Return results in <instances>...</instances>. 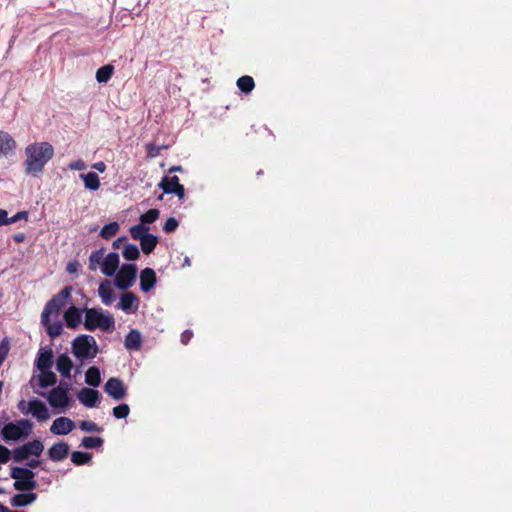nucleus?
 <instances>
[{
  "instance_id": "obj_11",
  "label": "nucleus",
  "mask_w": 512,
  "mask_h": 512,
  "mask_svg": "<svg viewBox=\"0 0 512 512\" xmlns=\"http://www.w3.org/2000/svg\"><path fill=\"white\" fill-rule=\"evenodd\" d=\"M53 359L54 355L52 348L50 346L41 347L37 353L34 365L39 371L51 369L53 366Z\"/></svg>"
},
{
  "instance_id": "obj_18",
  "label": "nucleus",
  "mask_w": 512,
  "mask_h": 512,
  "mask_svg": "<svg viewBox=\"0 0 512 512\" xmlns=\"http://www.w3.org/2000/svg\"><path fill=\"white\" fill-rule=\"evenodd\" d=\"M69 445L65 442H57L48 450L50 460L59 462L64 460L69 453Z\"/></svg>"
},
{
  "instance_id": "obj_56",
  "label": "nucleus",
  "mask_w": 512,
  "mask_h": 512,
  "mask_svg": "<svg viewBox=\"0 0 512 512\" xmlns=\"http://www.w3.org/2000/svg\"><path fill=\"white\" fill-rule=\"evenodd\" d=\"M14 239H15L16 242H21V241L24 240V235L23 234H18V235L15 236Z\"/></svg>"
},
{
  "instance_id": "obj_9",
  "label": "nucleus",
  "mask_w": 512,
  "mask_h": 512,
  "mask_svg": "<svg viewBox=\"0 0 512 512\" xmlns=\"http://www.w3.org/2000/svg\"><path fill=\"white\" fill-rule=\"evenodd\" d=\"M136 275L137 267L134 264H124L117 273L114 283L119 289L126 290L133 285Z\"/></svg>"
},
{
  "instance_id": "obj_41",
  "label": "nucleus",
  "mask_w": 512,
  "mask_h": 512,
  "mask_svg": "<svg viewBox=\"0 0 512 512\" xmlns=\"http://www.w3.org/2000/svg\"><path fill=\"white\" fill-rule=\"evenodd\" d=\"M80 429L85 432H101L102 428L93 421H82L79 425Z\"/></svg>"
},
{
  "instance_id": "obj_13",
  "label": "nucleus",
  "mask_w": 512,
  "mask_h": 512,
  "mask_svg": "<svg viewBox=\"0 0 512 512\" xmlns=\"http://www.w3.org/2000/svg\"><path fill=\"white\" fill-rule=\"evenodd\" d=\"M139 307V299L132 292H125L121 295L117 308L127 314L134 313Z\"/></svg>"
},
{
  "instance_id": "obj_28",
  "label": "nucleus",
  "mask_w": 512,
  "mask_h": 512,
  "mask_svg": "<svg viewBox=\"0 0 512 512\" xmlns=\"http://www.w3.org/2000/svg\"><path fill=\"white\" fill-rule=\"evenodd\" d=\"M85 382L92 387H98L101 383L100 370L96 366H91L85 373Z\"/></svg>"
},
{
  "instance_id": "obj_51",
  "label": "nucleus",
  "mask_w": 512,
  "mask_h": 512,
  "mask_svg": "<svg viewBox=\"0 0 512 512\" xmlns=\"http://www.w3.org/2000/svg\"><path fill=\"white\" fill-rule=\"evenodd\" d=\"M92 168L99 171L100 173H103L106 170V164L103 161H99L94 163Z\"/></svg>"
},
{
  "instance_id": "obj_16",
  "label": "nucleus",
  "mask_w": 512,
  "mask_h": 512,
  "mask_svg": "<svg viewBox=\"0 0 512 512\" xmlns=\"http://www.w3.org/2000/svg\"><path fill=\"white\" fill-rule=\"evenodd\" d=\"M119 267V255L116 252L109 253L101 265V271L106 276H113Z\"/></svg>"
},
{
  "instance_id": "obj_49",
  "label": "nucleus",
  "mask_w": 512,
  "mask_h": 512,
  "mask_svg": "<svg viewBox=\"0 0 512 512\" xmlns=\"http://www.w3.org/2000/svg\"><path fill=\"white\" fill-rule=\"evenodd\" d=\"M9 225L8 213L4 209H0V226Z\"/></svg>"
},
{
  "instance_id": "obj_58",
  "label": "nucleus",
  "mask_w": 512,
  "mask_h": 512,
  "mask_svg": "<svg viewBox=\"0 0 512 512\" xmlns=\"http://www.w3.org/2000/svg\"><path fill=\"white\" fill-rule=\"evenodd\" d=\"M0 512H8V508L3 504H0Z\"/></svg>"
},
{
  "instance_id": "obj_40",
  "label": "nucleus",
  "mask_w": 512,
  "mask_h": 512,
  "mask_svg": "<svg viewBox=\"0 0 512 512\" xmlns=\"http://www.w3.org/2000/svg\"><path fill=\"white\" fill-rule=\"evenodd\" d=\"M130 413V408L127 404L123 403L113 408V416L117 419H124Z\"/></svg>"
},
{
  "instance_id": "obj_5",
  "label": "nucleus",
  "mask_w": 512,
  "mask_h": 512,
  "mask_svg": "<svg viewBox=\"0 0 512 512\" xmlns=\"http://www.w3.org/2000/svg\"><path fill=\"white\" fill-rule=\"evenodd\" d=\"M32 423L27 419L9 422L1 429V437L5 442L19 441L27 438L32 431Z\"/></svg>"
},
{
  "instance_id": "obj_44",
  "label": "nucleus",
  "mask_w": 512,
  "mask_h": 512,
  "mask_svg": "<svg viewBox=\"0 0 512 512\" xmlns=\"http://www.w3.org/2000/svg\"><path fill=\"white\" fill-rule=\"evenodd\" d=\"M11 452L8 448L0 444V463H7L10 459Z\"/></svg>"
},
{
  "instance_id": "obj_27",
  "label": "nucleus",
  "mask_w": 512,
  "mask_h": 512,
  "mask_svg": "<svg viewBox=\"0 0 512 512\" xmlns=\"http://www.w3.org/2000/svg\"><path fill=\"white\" fill-rule=\"evenodd\" d=\"M83 182L84 186L88 190L95 191L100 187V180L98 175L95 172H88L87 174H80L79 176Z\"/></svg>"
},
{
  "instance_id": "obj_48",
  "label": "nucleus",
  "mask_w": 512,
  "mask_h": 512,
  "mask_svg": "<svg viewBox=\"0 0 512 512\" xmlns=\"http://www.w3.org/2000/svg\"><path fill=\"white\" fill-rule=\"evenodd\" d=\"M193 336V333L191 330H185L182 334H181V343L184 344V345H187L188 342L191 340Z\"/></svg>"
},
{
  "instance_id": "obj_55",
  "label": "nucleus",
  "mask_w": 512,
  "mask_h": 512,
  "mask_svg": "<svg viewBox=\"0 0 512 512\" xmlns=\"http://www.w3.org/2000/svg\"><path fill=\"white\" fill-rule=\"evenodd\" d=\"M191 265V261H190V258L188 256H186L184 258V262H183V267H189Z\"/></svg>"
},
{
  "instance_id": "obj_57",
  "label": "nucleus",
  "mask_w": 512,
  "mask_h": 512,
  "mask_svg": "<svg viewBox=\"0 0 512 512\" xmlns=\"http://www.w3.org/2000/svg\"><path fill=\"white\" fill-rule=\"evenodd\" d=\"M174 171H182V167L181 166H173L169 170V172H174Z\"/></svg>"
},
{
  "instance_id": "obj_3",
  "label": "nucleus",
  "mask_w": 512,
  "mask_h": 512,
  "mask_svg": "<svg viewBox=\"0 0 512 512\" xmlns=\"http://www.w3.org/2000/svg\"><path fill=\"white\" fill-rule=\"evenodd\" d=\"M35 393L44 397L49 405L52 408L59 410V412H65L66 409L71 406L72 399L69 396L68 384L60 383L47 393L38 390H35Z\"/></svg>"
},
{
  "instance_id": "obj_1",
  "label": "nucleus",
  "mask_w": 512,
  "mask_h": 512,
  "mask_svg": "<svg viewBox=\"0 0 512 512\" xmlns=\"http://www.w3.org/2000/svg\"><path fill=\"white\" fill-rule=\"evenodd\" d=\"M25 172L29 175L41 173L45 165L54 156V148L48 142H35L25 148Z\"/></svg>"
},
{
  "instance_id": "obj_24",
  "label": "nucleus",
  "mask_w": 512,
  "mask_h": 512,
  "mask_svg": "<svg viewBox=\"0 0 512 512\" xmlns=\"http://www.w3.org/2000/svg\"><path fill=\"white\" fill-rule=\"evenodd\" d=\"M16 148V142L5 131L0 130V156H6Z\"/></svg>"
},
{
  "instance_id": "obj_42",
  "label": "nucleus",
  "mask_w": 512,
  "mask_h": 512,
  "mask_svg": "<svg viewBox=\"0 0 512 512\" xmlns=\"http://www.w3.org/2000/svg\"><path fill=\"white\" fill-rule=\"evenodd\" d=\"M178 225H179L178 220L176 218H174V217H170L164 223L163 230L166 233H172V232H174L177 229Z\"/></svg>"
},
{
  "instance_id": "obj_19",
  "label": "nucleus",
  "mask_w": 512,
  "mask_h": 512,
  "mask_svg": "<svg viewBox=\"0 0 512 512\" xmlns=\"http://www.w3.org/2000/svg\"><path fill=\"white\" fill-rule=\"evenodd\" d=\"M156 284V273L152 268H145L140 273V288L149 292Z\"/></svg>"
},
{
  "instance_id": "obj_7",
  "label": "nucleus",
  "mask_w": 512,
  "mask_h": 512,
  "mask_svg": "<svg viewBox=\"0 0 512 512\" xmlns=\"http://www.w3.org/2000/svg\"><path fill=\"white\" fill-rule=\"evenodd\" d=\"M72 287L65 286L59 293L54 295L45 305L42 318L44 321L47 320V316L51 314H58L61 309L65 306L69 298L71 297Z\"/></svg>"
},
{
  "instance_id": "obj_53",
  "label": "nucleus",
  "mask_w": 512,
  "mask_h": 512,
  "mask_svg": "<svg viewBox=\"0 0 512 512\" xmlns=\"http://www.w3.org/2000/svg\"><path fill=\"white\" fill-rule=\"evenodd\" d=\"M127 238L125 236H122V237H119L117 238L114 242H113V247L115 249H119L122 242H124Z\"/></svg>"
},
{
  "instance_id": "obj_59",
  "label": "nucleus",
  "mask_w": 512,
  "mask_h": 512,
  "mask_svg": "<svg viewBox=\"0 0 512 512\" xmlns=\"http://www.w3.org/2000/svg\"><path fill=\"white\" fill-rule=\"evenodd\" d=\"M2 388H3V382L0 381V391L2 390Z\"/></svg>"
},
{
  "instance_id": "obj_32",
  "label": "nucleus",
  "mask_w": 512,
  "mask_h": 512,
  "mask_svg": "<svg viewBox=\"0 0 512 512\" xmlns=\"http://www.w3.org/2000/svg\"><path fill=\"white\" fill-rule=\"evenodd\" d=\"M179 185L178 176H165L159 183V187L166 194H171L170 189H175Z\"/></svg>"
},
{
  "instance_id": "obj_21",
  "label": "nucleus",
  "mask_w": 512,
  "mask_h": 512,
  "mask_svg": "<svg viewBox=\"0 0 512 512\" xmlns=\"http://www.w3.org/2000/svg\"><path fill=\"white\" fill-rule=\"evenodd\" d=\"M73 363L68 354H60L56 359V369L64 378H71Z\"/></svg>"
},
{
  "instance_id": "obj_52",
  "label": "nucleus",
  "mask_w": 512,
  "mask_h": 512,
  "mask_svg": "<svg viewBox=\"0 0 512 512\" xmlns=\"http://www.w3.org/2000/svg\"><path fill=\"white\" fill-rule=\"evenodd\" d=\"M160 148L151 144L148 145V154L150 157H156L159 154Z\"/></svg>"
},
{
  "instance_id": "obj_10",
  "label": "nucleus",
  "mask_w": 512,
  "mask_h": 512,
  "mask_svg": "<svg viewBox=\"0 0 512 512\" xmlns=\"http://www.w3.org/2000/svg\"><path fill=\"white\" fill-rule=\"evenodd\" d=\"M104 391L114 400H122L127 396V388L123 381L116 377H111L104 385Z\"/></svg>"
},
{
  "instance_id": "obj_25",
  "label": "nucleus",
  "mask_w": 512,
  "mask_h": 512,
  "mask_svg": "<svg viewBox=\"0 0 512 512\" xmlns=\"http://www.w3.org/2000/svg\"><path fill=\"white\" fill-rule=\"evenodd\" d=\"M37 499V495L33 492L19 493L11 498V505L14 507H25L32 504Z\"/></svg>"
},
{
  "instance_id": "obj_12",
  "label": "nucleus",
  "mask_w": 512,
  "mask_h": 512,
  "mask_svg": "<svg viewBox=\"0 0 512 512\" xmlns=\"http://www.w3.org/2000/svg\"><path fill=\"white\" fill-rule=\"evenodd\" d=\"M29 415L34 417L38 422L47 421L50 418V413L44 402L37 398L29 401Z\"/></svg>"
},
{
  "instance_id": "obj_14",
  "label": "nucleus",
  "mask_w": 512,
  "mask_h": 512,
  "mask_svg": "<svg viewBox=\"0 0 512 512\" xmlns=\"http://www.w3.org/2000/svg\"><path fill=\"white\" fill-rule=\"evenodd\" d=\"M74 422L68 417L56 418L51 427L50 432L54 435H67L74 429Z\"/></svg>"
},
{
  "instance_id": "obj_47",
  "label": "nucleus",
  "mask_w": 512,
  "mask_h": 512,
  "mask_svg": "<svg viewBox=\"0 0 512 512\" xmlns=\"http://www.w3.org/2000/svg\"><path fill=\"white\" fill-rule=\"evenodd\" d=\"M17 408L19 409V411L21 413H23L25 415H29V410H30L29 401H25V400L19 401Z\"/></svg>"
},
{
  "instance_id": "obj_50",
  "label": "nucleus",
  "mask_w": 512,
  "mask_h": 512,
  "mask_svg": "<svg viewBox=\"0 0 512 512\" xmlns=\"http://www.w3.org/2000/svg\"><path fill=\"white\" fill-rule=\"evenodd\" d=\"M79 267V263L77 261H71L67 264L66 270L68 273L72 274L77 272Z\"/></svg>"
},
{
  "instance_id": "obj_38",
  "label": "nucleus",
  "mask_w": 512,
  "mask_h": 512,
  "mask_svg": "<svg viewBox=\"0 0 512 512\" xmlns=\"http://www.w3.org/2000/svg\"><path fill=\"white\" fill-rule=\"evenodd\" d=\"M139 256H140V252L136 245L128 244L125 246V248L123 250V257L126 260H130V261L136 260L139 258Z\"/></svg>"
},
{
  "instance_id": "obj_23",
  "label": "nucleus",
  "mask_w": 512,
  "mask_h": 512,
  "mask_svg": "<svg viewBox=\"0 0 512 512\" xmlns=\"http://www.w3.org/2000/svg\"><path fill=\"white\" fill-rule=\"evenodd\" d=\"M142 343V335L136 330L132 329L126 336L124 346L127 350L137 351L140 349Z\"/></svg>"
},
{
  "instance_id": "obj_26",
  "label": "nucleus",
  "mask_w": 512,
  "mask_h": 512,
  "mask_svg": "<svg viewBox=\"0 0 512 512\" xmlns=\"http://www.w3.org/2000/svg\"><path fill=\"white\" fill-rule=\"evenodd\" d=\"M49 317L50 316H47L46 321H44L41 317V323L46 328L48 335L54 339L61 335L63 331V325L60 321L51 322Z\"/></svg>"
},
{
  "instance_id": "obj_34",
  "label": "nucleus",
  "mask_w": 512,
  "mask_h": 512,
  "mask_svg": "<svg viewBox=\"0 0 512 512\" xmlns=\"http://www.w3.org/2000/svg\"><path fill=\"white\" fill-rule=\"evenodd\" d=\"M255 86L251 76L245 75L237 80V87L244 93H250Z\"/></svg>"
},
{
  "instance_id": "obj_35",
  "label": "nucleus",
  "mask_w": 512,
  "mask_h": 512,
  "mask_svg": "<svg viewBox=\"0 0 512 512\" xmlns=\"http://www.w3.org/2000/svg\"><path fill=\"white\" fill-rule=\"evenodd\" d=\"M92 459V455L88 452L74 451L71 454V461L75 465H84L90 462Z\"/></svg>"
},
{
  "instance_id": "obj_37",
  "label": "nucleus",
  "mask_w": 512,
  "mask_h": 512,
  "mask_svg": "<svg viewBox=\"0 0 512 512\" xmlns=\"http://www.w3.org/2000/svg\"><path fill=\"white\" fill-rule=\"evenodd\" d=\"M103 444V439L100 437L87 436L81 441V445L86 449H95Z\"/></svg>"
},
{
  "instance_id": "obj_20",
  "label": "nucleus",
  "mask_w": 512,
  "mask_h": 512,
  "mask_svg": "<svg viewBox=\"0 0 512 512\" xmlns=\"http://www.w3.org/2000/svg\"><path fill=\"white\" fill-rule=\"evenodd\" d=\"M98 294L102 303L106 306L111 305L115 300V293L109 280H104L100 283Z\"/></svg>"
},
{
  "instance_id": "obj_4",
  "label": "nucleus",
  "mask_w": 512,
  "mask_h": 512,
  "mask_svg": "<svg viewBox=\"0 0 512 512\" xmlns=\"http://www.w3.org/2000/svg\"><path fill=\"white\" fill-rule=\"evenodd\" d=\"M72 352L77 359L84 361L95 358L99 348L93 336L83 334L73 340Z\"/></svg>"
},
{
  "instance_id": "obj_33",
  "label": "nucleus",
  "mask_w": 512,
  "mask_h": 512,
  "mask_svg": "<svg viewBox=\"0 0 512 512\" xmlns=\"http://www.w3.org/2000/svg\"><path fill=\"white\" fill-rule=\"evenodd\" d=\"M148 231H149V227L146 225H143L142 223L134 225L130 228L131 237L134 240H138V241H140L141 239L146 237L148 234H150Z\"/></svg>"
},
{
  "instance_id": "obj_46",
  "label": "nucleus",
  "mask_w": 512,
  "mask_h": 512,
  "mask_svg": "<svg viewBox=\"0 0 512 512\" xmlns=\"http://www.w3.org/2000/svg\"><path fill=\"white\" fill-rule=\"evenodd\" d=\"M171 194H175L180 200L185 197V188L179 183L175 189H170Z\"/></svg>"
},
{
  "instance_id": "obj_54",
  "label": "nucleus",
  "mask_w": 512,
  "mask_h": 512,
  "mask_svg": "<svg viewBox=\"0 0 512 512\" xmlns=\"http://www.w3.org/2000/svg\"><path fill=\"white\" fill-rule=\"evenodd\" d=\"M41 462L37 459H32L30 460L28 463H27V468L31 469V468H34V467H37Z\"/></svg>"
},
{
  "instance_id": "obj_15",
  "label": "nucleus",
  "mask_w": 512,
  "mask_h": 512,
  "mask_svg": "<svg viewBox=\"0 0 512 512\" xmlns=\"http://www.w3.org/2000/svg\"><path fill=\"white\" fill-rule=\"evenodd\" d=\"M77 396L78 400L88 408L96 407L100 402V393L95 389L82 388Z\"/></svg>"
},
{
  "instance_id": "obj_29",
  "label": "nucleus",
  "mask_w": 512,
  "mask_h": 512,
  "mask_svg": "<svg viewBox=\"0 0 512 512\" xmlns=\"http://www.w3.org/2000/svg\"><path fill=\"white\" fill-rule=\"evenodd\" d=\"M158 243L157 236L148 234L146 237L140 240V246L144 254H150Z\"/></svg>"
},
{
  "instance_id": "obj_45",
  "label": "nucleus",
  "mask_w": 512,
  "mask_h": 512,
  "mask_svg": "<svg viewBox=\"0 0 512 512\" xmlns=\"http://www.w3.org/2000/svg\"><path fill=\"white\" fill-rule=\"evenodd\" d=\"M28 217V213L26 211H20L18 213H16L14 216L12 217H8V221H9V224H13V223H16L22 219H27Z\"/></svg>"
},
{
  "instance_id": "obj_36",
  "label": "nucleus",
  "mask_w": 512,
  "mask_h": 512,
  "mask_svg": "<svg viewBox=\"0 0 512 512\" xmlns=\"http://www.w3.org/2000/svg\"><path fill=\"white\" fill-rule=\"evenodd\" d=\"M119 228L120 226L117 222H111L101 229L100 236L103 239H110L111 237L117 234Z\"/></svg>"
},
{
  "instance_id": "obj_6",
  "label": "nucleus",
  "mask_w": 512,
  "mask_h": 512,
  "mask_svg": "<svg viewBox=\"0 0 512 512\" xmlns=\"http://www.w3.org/2000/svg\"><path fill=\"white\" fill-rule=\"evenodd\" d=\"M10 476L15 479L13 486L18 491H32L37 487L35 473L29 468L12 467Z\"/></svg>"
},
{
  "instance_id": "obj_2",
  "label": "nucleus",
  "mask_w": 512,
  "mask_h": 512,
  "mask_svg": "<svg viewBox=\"0 0 512 512\" xmlns=\"http://www.w3.org/2000/svg\"><path fill=\"white\" fill-rule=\"evenodd\" d=\"M84 313V327L86 330L100 329L105 332L114 330L115 319L111 313L104 312L102 308H84Z\"/></svg>"
},
{
  "instance_id": "obj_30",
  "label": "nucleus",
  "mask_w": 512,
  "mask_h": 512,
  "mask_svg": "<svg viewBox=\"0 0 512 512\" xmlns=\"http://www.w3.org/2000/svg\"><path fill=\"white\" fill-rule=\"evenodd\" d=\"M114 72V66L111 64L104 65L100 67L96 72V80L99 83H107Z\"/></svg>"
},
{
  "instance_id": "obj_43",
  "label": "nucleus",
  "mask_w": 512,
  "mask_h": 512,
  "mask_svg": "<svg viewBox=\"0 0 512 512\" xmlns=\"http://www.w3.org/2000/svg\"><path fill=\"white\" fill-rule=\"evenodd\" d=\"M68 167L71 169V170H78V171H82V170H85L87 168V165L86 163L81 160V159H78L76 161H72L69 163Z\"/></svg>"
},
{
  "instance_id": "obj_8",
  "label": "nucleus",
  "mask_w": 512,
  "mask_h": 512,
  "mask_svg": "<svg viewBox=\"0 0 512 512\" xmlns=\"http://www.w3.org/2000/svg\"><path fill=\"white\" fill-rule=\"evenodd\" d=\"M44 450V445L40 440H33L13 450V459L15 462H22L29 456H40Z\"/></svg>"
},
{
  "instance_id": "obj_22",
  "label": "nucleus",
  "mask_w": 512,
  "mask_h": 512,
  "mask_svg": "<svg viewBox=\"0 0 512 512\" xmlns=\"http://www.w3.org/2000/svg\"><path fill=\"white\" fill-rule=\"evenodd\" d=\"M35 379L38 380V386L42 389L54 386L57 383V376L51 369L40 371L39 375L33 376L32 380Z\"/></svg>"
},
{
  "instance_id": "obj_31",
  "label": "nucleus",
  "mask_w": 512,
  "mask_h": 512,
  "mask_svg": "<svg viewBox=\"0 0 512 512\" xmlns=\"http://www.w3.org/2000/svg\"><path fill=\"white\" fill-rule=\"evenodd\" d=\"M104 253L105 249L100 248L98 250L93 251L89 256V269L91 271H95L98 266L101 264L104 260Z\"/></svg>"
},
{
  "instance_id": "obj_39",
  "label": "nucleus",
  "mask_w": 512,
  "mask_h": 512,
  "mask_svg": "<svg viewBox=\"0 0 512 512\" xmlns=\"http://www.w3.org/2000/svg\"><path fill=\"white\" fill-rule=\"evenodd\" d=\"M159 210L150 209L140 216V223L143 225L154 223L159 217Z\"/></svg>"
},
{
  "instance_id": "obj_17",
  "label": "nucleus",
  "mask_w": 512,
  "mask_h": 512,
  "mask_svg": "<svg viewBox=\"0 0 512 512\" xmlns=\"http://www.w3.org/2000/svg\"><path fill=\"white\" fill-rule=\"evenodd\" d=\"M84 309L81 310L76 306L69 307L64 313V320L68 328L76 329L82 321V313Z\"/></svg>"
}]
</instances>
